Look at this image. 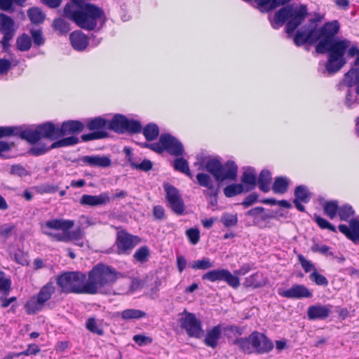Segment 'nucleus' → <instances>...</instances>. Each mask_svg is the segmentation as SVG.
Instances as JSON below:
<instances>
[{"mask_svg":"<svg viewBox=\"0 0 359 359\" xmlns=\"http://www.w3.org/2000/svg\"><path fill=\"white\" fill-rule=\"evenodd\" d=\"M244 191V187L241 184H233L227 186L224 189V194L226 197H233L242 193Z\"/></svg>","mask_w":359,"mask_h":359,"instance_id":"46","label":"nucleus"},{"mask_svg":"<svg viewBox=\"0 0 359 359\" xmlns=\"http://www.w3.org/2000/svg\"><path fill=\"white\" fill-rule=\"evenodd\" d=\"M186 235L190 243L193 245L198 243L200 239V231L198 229H189L186 231Z\"/></svg>","mask_w":359,"mask_h":359,"instance_id":"54","label":"nucleus"},{"mask_svg":"<svg viewBox=\"0 0 359 359\" xmlns=\"http://www.w3.org/2000/svg\"><path fill=\"white\" fill-rule=\"evenodd\" d=\"M289 185V180L285 177H278L276 178L273 185V191L276 194H284L287 191Z\"/></svg>","mask_w":359,"mask_h":359,"instance_id":"36","label":"nucleus"},{"mask_svg":"<svg viewBox=\"0 0 359 359\" xmlns=\"http://www.w3.org/2000/svg\"><path fill=\"white\" fill-rule=\"evenodd\" d=\"M110 201L108 194L102 193L97 196L84 194L81 196L80 203L82 205L90 206H98L106 205Z\"/></svg>","mask_w":359,"mask_h":359,"instance_id":"20","label":"nucleus"},{"mask_svg":"<svg viewBox=\"0 0 359 359\" xmlns=\"http://www.w3.org/2000/svg\"><path fill=\"white\" fill-rule=\"evenodd\" d=\"M15 226L13 225L5 224L0 226V236L4 238H8L11 236Z\"/></svg>","mask_w":359,"mask_h":359,"instance_id":"63","label":"nucleus"},{"mask_svg":"<svg viewBox=\"0 0 359 359\" xmlns=\"http://www.w3.org/2000/svg\"><path fill=\"white\" fill-rule=\"evenodd\" d=\"M202 278L203 280H208L211 282L217 280H224L227 284L233 288H237L240 285V280L238 277L233 275L230 271L226 269H216L207 272L205 273Z\"/></svg>","mask_w":359,"mask_h":359,"instance_id":"12","label":"nucleus"},{"mask_svg":"<svg viewBox=\"0 0 359 359\" xmlns=\"http://www.w3.org/2000/svg\"><path fill=\"white\" fill-rule=\"evenodd\" d=\"M271 182V175L269 170H263L259 176L257 182L259 189L264 192H268L270 190V184Z\"/></svg>","mask_w":359,"mask_h":359,"instance_id":"34","label":"nucleus"},{"mask_svg":"<svg viewBox=\"0 0 359 359\" xmlns=\"http://www.w3.org/2000/svg\"><path fill=\"white\" fill-rule=\"evenodd\" d=\"M107 136L106 131H95L91 133L85 134L81 136V139L84 142L90 141L93 140H98L104 138Z\"/></svg>","mask_w":359,"mask_h":359,"instance_id":"50","label":"nucleus"},{"mask_svg":"<svg viewBox=\"0 0 359 359\" xmlns=\"http://www.w3.org/2000/svg\"><path fill=\"white\" fill-rule=\"evenodd\" d=\"M213 263L208 258H203L190 264V266L196 270H206L213 267Z\"/></svg>","mask_w":359,"mask_h":359,"instance_id":"43","label":"nucleus"},{"mask_svg":"<svg viewBox=\"0 0 359 359\" xmlns=\"http://www.w3.org/2000/svg\"><path fill=\"white\" fill-rule=\"evenodd\" d=\"M310 279L318 285L327 286L328 285L327 279L324 276L318 273L317 271H313L310 274Z\"/></svg>","mask_w":359,"mask_h":359,"instance_id":"55","label":"nucleus"},{"mask_svg":"<svg viewBox=\"0 0 359 359\" xmlns=\"http://www.w3.org/2000/svg\"><path fill=\"white\" fill-rule=\"evenodd\" d=\"M339 28L340 24L336 20L326 22L320 28L318 27L319 42L316 46V50L320 54L328 53L325 67L330 74L339 71L346 63L344 55L351 44V41L348 39L333 38L339 32Z\"/></svg>","mask_w":359,"mask_h":359,"instance_id":"2","label":"nucleus"},{"mask_svg":"<svg viewBox=\"0 0 359 359\" xmlns=\"http://www.w3.org/2000/svg\"><path fill=\"white\" fill-rule=\"evenodd\" d=\"M27 0H0V9L5 11H13V4L24 6Z\"/></svg>","mask_w":359,"mask_h":359,"instance_id":"44","label":"nucleus"},{"mask_svg":"<svg viewBox=\"0 0 359 359\" xmlns=\"http://www.w3.org/2000/svg\"><path fill=\"white\" fill-rule=\"evenodd\" d=\"M84 231L81 227H78L74 231L67 230V235L68 237V243L74 241L75 245L79 247H83L85 243L82 241L84 236Z\"/></svg>","mask_w":359,"mask_h":359,"instance_id":"32","label":"nucleus"},{"mask_svg":"<svg viewBox=\"0 0 359 359\" xmlns=\"http://www.w3.org/2000/svg\"><path fill=\"white\" fill-rule=\"evenodd\" d=\"M57 284L65 293L88 294V283L84 273L79 271L65 272L57 278Z\"/></svg>","mask_w":359,"mask_h":359,"instance_id":"6","label":"nucleus"},{"mask_svg":"<svg viewBox=\"0 0 359 359\" xmlns=\"http://www.w3.org/2000/svg\"><path fill=\"white\" fill-rule=\"evenodd\" d=\"M143 134L148 141H151L158 137L159 134V130L157 125L154 123H149L143 129Z\"/></svg>","mask_w":359,"mask_h":359,"instance_id":"40","label":"nucleus"},{"mask_svg":"<svg viewBox=\"0 0 359 359\" xmlns=\"http://www.w3.org/2000/svg\"><path fill=\"white\" fill-rule=\"evenodd\" d=\"M311 195L308 188L304 185L297 186L294 190V199H298L302 203H308L310 201Z\"/></svg>","mask_w":359,"mask_h":359,"instance_id":"37","label":"nucleus"},{"mask_svg":"<svg viewBox=\"0 0 359 359\" xmlns=\"http://www.w3.org/2000/svg\"><path fill=\"white\" fill-rule=\"evenodd\" d=\"M64 16L87 31L99 30L107 22L102 8L90 3H80V0L67 3L64 7Z\"/></svg>","mask_w":359,"mask_h":359,"instance_id":"3","label":"nucleus"},{"mask_svg":"<svg viewBox=\"0 0 359 359\" xmlns=\"http://www.w3.org/2000/svg\"><path fill=\"white\" fill-rule=\"evenodd\" d=\"M150 257V250L146 246L139 248L133 255L134 259L140 263H144L148 261Z\"/></svg>","mask_w":359,"mask_h":359,"instance_id":"39","label":"nucleus"},{"mask_svg":"<svg viewBox=\"0 0 359 359\" xmlns=\"http://www.w3.org/2000/svg\"><path fill=\"white\" fill-rule=\"evenodd\" d=\"M315 221L321 229H327L332 232L337 231L335 226L330 224L325 219H323L319 216H316L315 217Z\"/></svg>","mask_w":359,"mask_h":359,"instance_id":"60","label":"nucleus"},{"mask_svg":"<svg viewBox=\"0 0 359 359\" xmlns=\"http://www.w3.org/2000/svg\"><path fill=\"white\" fill-rule=\"evenodd\" d=\"M108 126L109 121L102 117H96L87 121V127L90 130L105 131L109 129Z\"/></svg>","mask_w":359,"mask_h":359,"instance_id":"29","label":"nucleus"},{"mask_svg":"<svg viewBox=\"0 0 359 359\" xmlns=\"http://www.w3.org/2000/svg\"><path fill=\"white\" fill-rule=\"evenodd\" d=\"M180 324L190 337L200 338L203 333L201 322L194 313L184 312L180 318Z\"/></svg>","mask_w":359,"mask_h":359,"instance_id":"11","label":"nucleus"},{"mask_svg":"<svg viewBox=\"0 0 359 359\" xmlns=\"http://www.w3.org/2000/svg\"><path fill=\"white\" fill-rule=\"evenodd\" d=\"M11 280L0 270V292L8 294L11 289Z\"/></svg>","mask_w":359,"mask_h":359,"instance_id":"49","label":"nucleus"},{"mask_svg":"<svg viewBox=\"0 0 359 359\" xmlns=\"http://www.w3.org/2000/svg\"><path fill=\"white\" fill-rule=\"evenodd\" d=\"M248 216L254 217V222L255 224L260 221H265L268 219L272 218L271 214L264 212V208L262 207H256L247 212Z\"/></svg>","mask_w":359,"mask_h":359,"instance_id":"30","label":"nucleus"},{"mask_svg":"<svg viewBox=\"0 0 359 359\" xmlns=\"http://www.w3.org/2000/svg\"><path fill=\"white\" fill-rule=\"evenodd\" d=\"M298 259L304 269L305 272L308 273L311 271H316L314 265L310 262L306 260L302 255H298Z\"/></svg>","mask_w":359,"mask_h":359,"instance_id":"61","label":"nucleus"},{"mask_svg":"<svg viewBox=\"0 0 359 359\" xmlns=\"http://www.w3.org/2000/svg\"><path fill=\"white\" fill-rule=\"evenodd\" d=\"M221 221L225 226L229 227L235 226L238 222V219L236 215L226 213L222 215Z\"/></svg>","mask_w":359,"mask_h":359,"instance_id":"56","label":"nucleus"},{"mask_svg":"<svg viewBox=\"0 0 359 359\" xmlns=\"http://www.w3.org/2000/svg\"><path fill=\"white\" fill-rule=\"evenodd\" d=\"M27 16L30 21L35 25H39L44 22L46 14L38 7H32L27 11Z\"/></svg>","mask_w":359,"mask_h":359,"instance_id":"31","label":"nucleus"},{"mask_svg":"<svg viewBox=\"0 0 359 359\" xmlns=\"http://www.w3.org/2000/svg\"><path fill=\"white\" fill-rule=\"evenodd\" d=\"M140 242V237L130 234L125 230L118 231L115 243L117 248L116 252L118 255H129Z\"/></svg>","mask_w":359,"mask_h":359,"instance_id":"10","label":"nucleus"},{"mask_svg":"<svg viewBox=\"0 0 359 359\" xmlns=\"http://www.w3.org/2000/svg\"><path fill=\"white\" fill-rule=\"evenodd\" d=\"M118 275L119 273L110 266L100 263L96 264L88 274V294H111V286Z\"/></svg>","mask_w":359,"mask_h":359,"instance_id":"4","label":"nucleus"},{"mask_svg":"<svg viewBox=\"0 0 359 359\" xmlns=\"http://www.w3.org/2000/svg\"><path fill=\"white\" fill-rule=\"evenodd\" d=\"M241 182L245 187V191H249L255 189L257 184V177L255 170L252 168H246L241 177Z\"/></svg>","mask_w":359,"mask_h":359,"instance_id":"24","label":"nucleus"},{"mask_svg":"<svg viewBox=\"0 0 359 359\" xmlns=\"http://www.w3.org/2000/svg\"><path fill=\"white\" fill-rule=\"evenodd\" d=\"M146 316L147 313L143 311L135 309H126L121 312V318L126 320L140 319Z\"/></svg>","mask_w":359,"mask_h":359,"instance_id":"38","label":"nucleus"},{"mask_svg":"<svg viewBox=\"0 0 359 359\" xmlns=\"http://www.w3.org/2000/svg\"><path fill=\"white\" fill-rule=\"evenodd\" d=\"M353 214L354 210L350 205H345L339 209V215L341 220L346 221Z\"/></svg>","mask_w":359,"mask_h":359,"instance_id":"52","label":"nucleus"},{"mask_svg":"<svg viewBox=\"0 0 359 359\" xmlns=\"http://www.w3.org/2000/svg\"><path fill=\"white\" fill-rule=\"evenodd\" d=\"M259 274L258 273H254L250 276L246 278L245 285L248 287H259L262 285V283L259 280Z\"/></svg>","mask_w":359,"mask_h":359,"instance_id":"58","label":"nucleus"},{"mask_svg":"<svg viewBox=\"0 0 359 359\" xmlns=\"http://www.w3.org/2000/svg\"><path fill=\"white\" fill-rule=\"evenodd\" d=\"M355 72H359V69H351L344 75V83L348 87H352L358 83V78H356V74H353Z\"/></svg>","mask_w":359,"mask_h":359,"instance_id":"48","label":"nucleus"},{"mask_svg":"<svg viewBox=\"0 0 359 359\" xmlns=\"http://www.w3.org/2000/svg\"><path fill=\"white\" fill-rule=\"evenodd\" d=\"M160 141L163 147V151L175 156H182L184 150L182 144L175 137L170 134H162Z\"/></svg>","mask_w":359,"mask_h":359,"instance_id":"15","label":"nucleus"},{"mask_svg":"<svg viewBox=\"0 0 359 359\" xmlns=\"http://www.w3.org/2000/svg\"><path fill=\"white\" fill-rule=\"evenodd\" d=\"M86 328L91 332L102 336L104 334L103 329L100 327V323L95 318H90L86 323Z\"/></svg>","mask_w":359,"mask_h":359,"instance_id":"41","label":"nucleus"},{"mask_svg":"<svg viewBox=\"0 0 359 359\" xmlns=\"http://www.w3.org/2000/svg\"><path fill=\"white\" fill-rule=\"evenodd\" d=\"M205 170L212 174L215 179L217 180L221 177L220 170L222 168V163L217 159H210L205 163Z\"/></svg>","mask_w":359,"mask_h":359,"instance_id":"33","label":"nucleus"},{"mask_svg":"<svg viewBox=\"0 0 359 359\" xmlns=\"http://www.w3.org/2000/svg\"><path fill=\"white\" fill-rule=\"evenodd\" d=\"M222 327L218 325L207 331L205 344L211 348H215L222 335Z\"/></svg>","mask_w":359,"mask_h":359,"instance_id":"25","label":"nucleus"},{"mask_svg":"<svg viewBox=\"0 0 359 359\" xmlns=\"http://www.w3.org/2000/svg\"><path fill=\"white\" fill-rule=\"evenodd\" d=\"M163 187L168 206L176 214L182 215L184 211V204L178 190L169 184H164Z\"/></svg>","mask_w":359,"mask_h":359,"instance_id":"13","label":"nucleus"},{"mask_svg":"<svg viewBox=\"0 0 359 359\" xmlns=\"http://www.w3.org/2000/svg\"><path fill=\"white\" fill-rule=\"evenodd\" d=\"M282 297L290 299L310 298L313 296L312 292L304 285H294L290 289L280 292Z\"/></svg>","mask_w":359,"mask_h":359,"instance_id":"17","label":"nucleus"},{"mask_svg":"<svg viewBox=\"0 0 359 359\" xmlns=\"http://www.w3.org/2000/svg\"><path fill=\"white\" fill-rule=\"evenodd\" d=\"M55 288L52 282H49L41 287L36 297H33L25 304L26 311L28 314H33L41 311L45 303L48 301Z\"/></svg>","mask_w":359,"mask_h":359,"instance_id":"9","label":"nucleus"},{"mask_svg":"<svg viewBox=\"0 0 359 359\" xmlns=\"http://www.w3.org/2000/svg\"><path fill=\"white\" fill-rule=\"evenodd\" d=\"M82 161L93 167L108 168L111 165V159L106 156H86L83 157Z\"/></svg>","mask_w":359,"mask_h":359,"instance_id":"23","label":"nucleus"},{"mask_svg":"<svg viewBox=\"0 0 359 359\" xmlns=\"http://www.w3.org/2000/svg\"><path fill=\"white\" fill-rule=\"evenodd\" d=\"M31 35L33 39L34 43L36 46H41L44 43L45 39L43 36L42 31L40 29H32Z\"/></svg>","mask_w":359,"mask_h":359,"instance_id":"57","label":"nucleus"},{"mask_svg":"<svg viewBox=\"0 0 359 359\" xmlns=\"http://www.w3.org/2000/svg\"><path fill=\"white\" fill-rule=\"evenodd\" d=\"M332 306L317 304L308 308L307 316L309 320H324L329 317L332 312Z\"/></svg>","mask_w":359,"mask_h":359,"instance_id":"16","label":"nucleus"},{"mask_svg":"<svg viewBox=\"0 0 359 359\" xmlns=\"http://www.w3.org/2000/svg\"><path fill=\"white\" fill-rule=\"evenodd\" d=\"M173 166L176 170L180 171L182 173H184L189 177H191V172L189 170L188 162L184 158H176L173 163Z\"/></svg>","mask_w":359,"mask_h":359,"instance_id":"42","label":"nucleus"},{"mask_svg":"<svg viewBox=\"0 0 359 359\" xmlns=\"http://www.w3.org/2000/svg\"><path fill=\"white\" fill-rule=\"evenodd\" d=\"M18 129L15 127H0V137L17 135Z\"/></svg>","mask_w":359,"mask_h":359,"instance_id":"64","label":"nucleus"},{"mask_svg":"<svg viewBox=\"0 0 359 359\" xmlns=\"http://www.w3.org/2000/svg\"><path fill=\"white\" fill-rule=\"evenodd\" d=\"M238 166L232 161H229L222 164V168L220 170L221 177H218L217 182L224 180H235L237 177Z\"/></svg>","mask_w":359,"mask_h":359,"instance_id":"21","label":"nucleus"},{"mask_svg":"<svg viewBox=\"0 0 359 359\" xmlns=\"http://www.w3.org/2000/svg\"><path fill=\"white\" fill-rule=\"evenodd\" d=\"M196 180L200 186L209 189L210 196H216L217 194V189L213 184V182L208 174L198 173L196 175Z\"/></svg>","mask_w":359,"mask_h":359,"instance_id":"27","label":"nucleus"},{"mask_svg":"<svg viewBox=\"0 0 359 359\" xmlns=\"http://www.w3.org/2000/svg\"><path fill=\"white\" fill-rule=\"evenodd\" d=\"M0 28L5 36L11 35L15 31L13 20L6 14L0 13Z\"/></svg>","mask_w":359,"mask_h":359,"instance_id":"28","label":"nucleus"},{"mask_svg":"<svg viewBox=\"0 0 359 359\" xmlns=\"http://www.w3.org/2000/svg\"><path fill=\"white\" fill-rule=\"evenodd\" d=\"M10 172L11 175L19 177L27 176L28 175V172L26 169L22 165L18 164L13 165Z\"/></svg>","mask_w":359,"mask_h":359,"instance_id":"62","label":"nucleus"},{"mask_svg":"<svg viewBox=\"0 0 359 359\" xmlns=\"http://www.w3.org/2000/svg\"><path fill=\"white\" fill-rule=\"evenodd\" d=\"M338 203L337 201H330L325 204L324 210L326 215L333 219L336 217L337 212H339Z\"/></svg>","mask_w":359,"mask_h":359,"instance_id":"47","label":"nucleus"},{"mask_svg":"<svg viewBox=\"0 0 359 359\" xmlns=\"http://www.w3.org/2000/svg\"><path fill=\"white\" fill-rule=\"evenodd\" d=\"M350 227L345 224H340L339 230L354 243L359 242V221L352 219L349 222Z\"/></svg>","mask_w":359,"mask_h":359,"instance_id":"18","label":"nucleus"},{"mask_svg":"<svg viewBox=\"0 0 359 359\" xmlns=\"http://www.w3.org/2000/svg\"><path fill=\"white\" fill-rule=\"evenodd\" d=\"M128 118L121 114H116L109 121L108 128L116 132L123 133L126 131Z\"/></svg>","mask_w":359,"mask_h":359,"instance_id":"26","label":"nucleus"},{"mask_svg":"<svg viewBox=\"0 0 359 359\" xmlns=\"http://www.w3.org/2000/svg\"><path fill=\"white\" fill-rule=\"evenodd\" d=\"M69 39L72 47L79 51L85 50L88 45V39L81 31H74L71 33Z\"/></svg>","mask_w":359,"mask_h":359,"instance_id":"22","label":"nucleus"},{"mask_svg":"<svg viewBox=\"0 0 359 359\" xmlns=\"http://www.w3.org/2000/svg\"><path fill=\"white\" fill-rule=\"evenodd\" d=\"M78 142L79 139L77 137L71 136L55 142L51 144L50 147H47L44 144H37L35 146L32 147L30 149L29 151L33 155L40 156L46 153L50 149L70 145H74L77 144Z\"/></svg>","mask_w":359,"mask_h":359,"instance_id":"14","label":"nucleus"},{"mask_svg":"<svg viewBox=\"0 0 359 359\" xmlns=\"http://www.w3.org/2000/svg\"><path fill=\"white\" fill-rule=\"evenodd\" d=\"M20 137L30 143H35L41 138L45 137L55 140L60 137L59 127H56L51 122H46L39 125L35 130H25L19 133Z\"/></svg>","mask_w":359,"mask_h":359,"instance_id":"7","label":"nucleus"},{"mask_svg":"<svg viewBox=\"0 0 359 359\" xmlns=\"http://www.w3.org/2000/svg\"><path fill=\"white\" fill-rule=\"evenodd\" d=\"M52 26L54 30L60 34H66L70 31L69 23L62 18L54 19Z\"/></svg>","mask_w":359,"mask_h":359,"instance_id":"35","label":"nucleus"},{"mask_svg":"<svg viewBox=\"0 0 359 359\" xmlns=\"http://www.w3.org/2000/svg\"><path fill=\"white\" fill-rule=\"evenodd\" d=\"M142 125L139 121L128 119L126 131L137 133L142 130Z\"/></svg>","mask_w":359,"mask_h":359,"instance_id":"59","label":"nucleus"},{"mask_svg":"<svg viewBox=\"0 0 359 359\" xmlns=\"http://www.w3.org/2000/svg\"><path fill=\"white\" fill-rule=\"evenodd\" d=\"M243 328L235 325H229L224 329L229 339L233 337H236L237 336H241L243 332Z\"/></svg>","mask_w":359,"mask_h":359,"instance_id":"51","label":"nucleus"},{"mask_svg":"<svg viewBox=\"0 0 359 359\" xmlns=\"http://www.w3.org/2000/svg\"><path fill=\"white\" fill-rule=\"evenodd\" d=\"M84 128V124L79 121L69 120L64 121L60 130V136L63 137L67 135L77 134Z\"/></svg>","mask_w":359,"mask_h":359,"instance_id":"19","label":"nucleus"},{"mask_svg":"<svg viewBox=\"0 0 359 359\" xmlns=\"http://www.w3.org/2000/svg\"><path fill=\"white\" fill-rule=\"evenodd\" d=\"M307 15V8L305 5H288L276 12L271 25L277 29L287 22L285 32L288 38L292 37L296 46L313 44L319 41L317 20L311 19L307 24L298 28L305 20Z\"/></svg>","mask_w":359,"mask_h":359,"instance_id":"1","label":"nucleus"},{"mask_svg":"<svg viewBox=\"0 0 359 359\" xmlns=\"http://www.w3.org/2000/svg\"><path fill=\"white\" fill-rule=\"evenodd\" d=\"M74 225L73 220L63 219H53L46 222L44 228L53 230H61V233H53L46 230L43 233L50 237L52 240L57 242L68 243L67 230L71 229Z\"/></svg>","mask_w":359,"mask_h":359,"instance_id":"8","label":"nucleus"},{"mask_svg":"<svg viewBox=\"0 0 359 359\" xmlns=\"http://www.w3.org/2000/svg\"><path fill=\"white\" fill-rule=\"evenodd\" d=\"M16 45L20 50L27 51L31 48V39L28 35L24 34L18 38Z\"/></svg>","mask_w":359,"mask_h":359,"instance_id":"45","label":"nucleus"},{"mask_svg":"<svg viewBox=\"0 0 359 359\" xmlns=\"http://www.w3.org/2000/svg\"><path fill=\"white\" fill-rule=\"evenodd\" d=\"M153 164L151 161L145 159L140 163L131 162V168L136 170H142L144 172L151 170Z\"/></svg>","mask_w":359,"mask_h":359,"instance_id":"53","label":"nucleus"},{"mask_svg":"<svg viewBox=\"0 0 359 359\" xmlns=\"http://www.w3.org/2000/svg\"><path fill=\"white\" fill-rule=\"evenodd\" d=\"M243 353L250 354L253 353H264L273 348V343L262 333L252 332L248 337H238L233 341Z\"/></svg>","mask_w":359,"mask_h":359,"instance_id":"5","label":"nucleus"}]
</instances>
